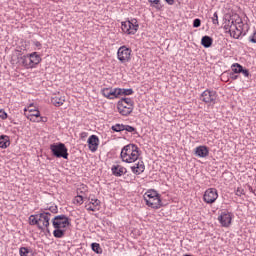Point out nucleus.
I'll return each mask as SVG.
<instances>
[{"instance_id":"f257e3e1","label":"nucleus","mask_w":256,"mask_h":256,"mask_svg":"<svg viewBox=\"0 0 256 256\" xmlns=\"http://www.w3.org/2000/svg\"><path fill=\"white\" fill-rule=\"evenodd\" d=\"M244 25L243 19H241L239 15H234L225 23L224 29L230 33V36L233 37V39H239V37L243 35Z\"/></svg>"},{"instance_id":"f03ea898","label":"nucleus","mask_w":256,"mask_h":256,"mask_svg":"<svg viewBox=\"0 0 256 256\" xmlns=\"http://www.w3.org/2000/svg\"><path fill=\"white\" fill-rule=\"evenodd\" d=\"M52 225L54 227L53 235L57 239H61V237L65 236V231H67V227L71 225L69 222V218L65 215H58L52 220Z\"/></svg>"},{"instance_id":"7ed1b4c3","label":"nucleus","mask_w":256,"mask_h":256,"mask_svg":"<svg viewBox=\"0 0 256 256\" xmlns=\"http://www.w3.org/2000/svg\"><path fill=\"white\" fill-rule=\"evenodd\" d=\"M139 147L135 144L124 146L120 153V159L123 163H135L139 159Z\"/></svg>"},{"instance_id":"20e7f679","label":"nucleus","mask_w":256,"mask_h":256,"mask_svg":"<svg viewBox=\"0 0 256 256\" xmlns=\"http://www.w3.org/2000/svg\"><path fill=\"white\" fill-rule=\"evenodd\" d=\"M49 221H51V213L43 212L29 217L30 225H37L40 231L49 230Z\"/></svg>"},{"instance_id":"39448f33","label":"nucleus","mask_w":256,"mask_h":256,"mask_svg":"<svg viewBox=\"0 0 256 256\" xmlns=\"http://www.w3.org/2000/svg\"><path fill=\"white\" fill-rule=\"evenodd\" d=\"M24 115L32 123H45V121H47V118L43 119L41 112L33 104H30L28 107L24 108Z\"/></svg>"},{"instance_id":"423d86ee","label":"nucleus","mask_w":256,"mask_h":256,"mask_svg":"<svg viewBox=\"0 0 256 256\" xmlns=\"http://www.w3.org/2000/svg\"><path fill=\"white\" fill-rule=\"evenodd\" d=\"M144 201L148 207L152 209H160L161 208V197L159 193L155 190H148L144 195Z\"/></svg>"},{"instance_id":"0eeeda50","label":"nucleus","mask_w":256,"mask_h":256,"mask_svg":"<svg viewBox=\"0 0 256 256\" xmlns=\"http://www.w3.org/2000/svg\"><path fill=\"white\" fill-rule=\"evenodd\" d=\"M134 103L131 98H122L117 102V111L123 117H129L133 113Z\"/></svg>"},{"instance_id":"6e6552de","label":"nucleus","mask_w":256,"mask_h":256,"mask_svg":"<svg viewBox=\"0 0 256 256\" xmlns=\"http://www.w3.org/2000/svg\"><path fill=\"white\" fill-rule=\"evenodd\" d=\"M50 150L54 157H57L58 159H69L67 146L63 143H54L50 145Z\"/></svg>"},{"instance_id":"1a4fd4ad","label":"nucleus","mask_w":256,"mask_h":256,"mask_svg":"<svg viewBox=\"0 0 256 256\" xmlns=\"http://www.w3.org/2000/svg\"><path fill=\"white\" fill-rule=\"evenodd\" d=\"M121 29L125 35H135L139 31V22H137V19L123 21Z\"/></svg>"},{"instance_id":"9d476101","label":"nucleus","mask_w":256,"mask_h":256,"mask_svg":"<svg viewBox=\"0 0 256 256\" xmlns=\"http://www.w3.org/2000/svg\"><path fill=\"white\" fill-rule=\"evenodd\" d=\"M200 101H203L206 105H215V103H217V92L206 89L200 95Z\"/></svg>"},{"instance_id":"9b49d317","label":"nucleus","mask_w":256,"mask_h":256,"mask_svg":"<svg viewBox=\"0 0 256 256\" xmlns=\"http://www.w3.org/2000/svg\"><path fill=\"white\" fill-rule=\"evenodd\" d=\"M131 53H133V51L130 48L121 46L117 51V59L120 63H129V61H131Z\"/></svg>"},{"instance_id":"f8f14e48","label":"nucleus","mask_w":256,"mask_h":256,"mask_svg":"<svg viewBox=\"0 0 256 256\" xmlns=\"http://www.w3.org/2000/svg\"><path fill=\"white\" fill-rule=\"evenodd\" d=\"M218 198H219V193L215 188H208L203 195V201L208 205L215 203V201H217Z\"/></svg>"},{"instance_id":"ddd939ff","label":"nucleus","mask_w":256,"mask_h":256,"mask_svg":"<svg viewBox=\"0 0 256 256\" xmlns=\"http://www.w3.org/2000/svg\"><path fill=\"white\" fill-rule=\"evenodd\" d=\"M218 221L221 227H230L231 221H233V214H231V212L228 210H224L218 216Z\"/></svg>"},{"instance_id":"4468645a","label":"nucleus","mask_w":256,"mask_h":256,"mask_svg":"<svg viewBox=\"0 0 256 256\" xmlns=\"http://www.w3.org/2000/svg\"><path fill=\"white\" fill-rule=\"evenodd\" d=\"M101 94L103 95V97H105V99H110V100L119 99L118 88H113V87L103 88L101 89Z\"/></svg>"},{"instance_id":"2eb2a0df","label":"nucleus","mask_w":256,"mask_h":256,"mask_svg":"<svg viewBox=\"0 0 256 256\" xmlns=\"http://www.w3.org/2000/svg\"><path fill=\"white\" fill-rule=\"evenodd\" d=\"M87 143H88V147L92 153H95V151H97V149H99V137H97V135H91L88 138Z\"/></svg>"},{"instance_id":"dca6fc26","label":"nucleus","mask_w":256,"mask_h":256,"mask_svg":"<svg viewBox=\"0 0 256 256\" xmlns=\"http://www.w3.org/2000/svg\"><path fill=\"white\" fill-rule=\"evenodd\" d=\"M194 153L196 157L204 159L205 157H209V148L205 145H201L195 148Z\"/></svg>"},{"instance_id":"f3484780","label":"nucleus","mask_w":256,"mask_h":256,"mask_svg":"<svg viewBox=\"0 0 256 256\" xmlns=\"http://www.w3.org/2000/svg\"><path fill=\"white\" fill-rule=\"evenodd\" d=\"M130 169L134 175H141V173L145 171V163L139 160L137 163L131 166Z\"/></svg>"},{"instance_id":"a211bd4d","label":"nucleus","mask_w":256,"mask_h":256,"mask_svg":"<svg viewBox=\"0 0 256 256\" xmlns=\"http://www.w3.org/2000/svg\"><path fill=\"white\" fill-rule=\"evenodd\" d=\"M100 207H101V201H99V199H91L86 204L87 211H99Z\"/></svg>"},{"instance_id":"6ab92c4d","label":"nucleus","mask_w":256,"mask_h":256,"mask_svg":"<svg viewBox=\"0 0 256 256\" xmlns=\"http://www.w3.org/2000/svg\"><path fill=\"white\" fill-rule=\"evenodd\" d=\"M30 58V68L35 69L39 63H41V56L37 54V52H33L28 54Z\"/></svg>"},{"instance_id":"aec40b11","label":"nucleus","mask_w":256,"mask_h":256,"mask_svg":"<svg viewBox=\"0 0 256 256\" xmlns=\"http://www.w3.org/2000/svg\"><path fill=\"white\" fill-rule=\"evenodd\" d=\"M18 63L21 65V67H24V69H31V60L29 58V54L18 58Z\"/></svg>"},{"instance_id":"412c9836","label":"nucleus","mask_w":256,"mask_h":256,"mask_svg":"<svg viewBox=\"0 0 256 256\" xmlns=\"http://www.w3.org/2000/svg\"><path fill=\"white\" fill-rule=\"evenodd\" d=\"M112 173L116 177H121L122 175H125V173H127V168L122 165H115L112 167Z\"/></svg>"},{"instance_id":"4be33fe9","label":"nucleus","mask_w":256,"mask_h":256,"mask_svg":"<svg viewBox=\"0 0 256 256\" xmlns=\"http://www.w3.org/2000/svg\"><path fill=\"white\" fill-rule=\"evenodd\" d=\"M51 103L54 107H61L65 103V96L54 95L51 98Z\"/></svg>"},{"instance_id":"5701e85b","label":"nucleus","mask_w":256,"mask_h":256,"mask_svg":"<svg viewBox=\"0 0 256 256\" xmlns=\"http://www.w3.org/2000/svg\"><path fill=\"white\" fill-rule=\"evenodd\" d=\"M11 145V140L7 135L0 136V149H7Z\"/></svg>"},{"instance_id":"b1692460","label":"nucleus","mask_w":256,"mask_h":256,"mask_svg":"<svg viewBox=\"0 0 256 256\" xmlns=\"http://www.w3.org/2000/svg\"><path fill=\"white\" fill-rule=\"evenodd\" d=\"M201 45L205 47V49H209L211 45H213V38L211 36H203L201 39Z\"/></svg>"},{"instance_id":"393cba45","label":"nucleus","mask_w":256,"mask_h":256,"mask_svg":"<svg viewBox=\"0 0 256 256\" xmlns=\"http://www.w3.org/2000/svg\"><path fill=\"white\" fill-rule=\"evenodd\" d=\"M118 89V99L119 97H127L129 95H133V89H125V88H117Z\"/></svg>"},{"instance_id":"a878e982","label":"nucleus","mask_w":256,"mask_h":256,"mask_svg":"<svg viewBox=\"0 0 256 256\" xmlns=\"http://www.w3.org/2000/svg\"><path fill=\"white\" fill-rule=\"evenodd\" d=\"M20 256H33V251L27 247H21L19 249Z\"/></svg>"},{"instance_id":"bb28decb","label":"nucleus","mask_w":256,"mask_h":256,"mask_svg":"<svg viewBox=\"0 0 256 256\" xmlns=\"http://www.w3.org/2000/svg\"><path fill=\"white\" fill-rule=\"evenodd\" d=\"M231 69H232L233 73L238 74L243 71V66L239 63H234L231 65Z\"/></svg>"},{"instance_id":"cd10ccee","label":"nucleus","mask_w":256,"mask_h":256,"mask_svg":"<svg viewBox=\"0 0 256 256\" xmlns=\"http://www.w3.org/2000/svg\"><path fill=\"white\" fill-rule=\"evenodd\" d=\"M91 247L94 253H97L98 255H101V253H103V249L101 248V245H99V243H92Z\"/></svg>"},{"instance_id":"c85d7f7f","label":"nucleus","mask_w":256,"mask_h":256,"mask_svg":"<svg viewBox=\"0 0 256 256\" xmlns=\"http://www.w3.org/2000/svg\"><path fill=\"white\" fill-rule=\"evenodd\" d=\"M112 131L120 133V131H125V124H115L112 126Z\"/></svg>"},{"instance_id":"c756f323","label":"nucleus","mask_w":256,"mask_h":256,"mask_svg":"<svg viewBox=\"0 0 256 256\" xmlns=\"http://www.w3.org/2000/svg\"><path fill=\"white\" fill-rule=\"evenodd\" d=\"M74 205H83V196L77 195L73 200Z\"/></svg>"},{"instance_id":"7c9ffc66","label":"nucleus","mask_w":256,"mask_h":256,"mask_svg":"<svg viewBox=\"0 0 256 256\" xmlns=\"http://www.w3.org/2000/svg\"><path fill=\"white\" fill-rule=\"evenodd\" d=\"M124 131H127L128 133H135L136 129L133 126L124 125Z\"/></svg>"},{"instance_id":"2f4dec72","label":"nucleus","mask_w":256,"mask_h":256,"mask_svg":"<svg viewBox=\"0 0 256 256\" xmlns=\"http://www.w3.org/2000/svg\"><path fill=\"white\" fill-rule=\"evenodd\" d=\"M212 23L213 25H219V15L217 14V12L213 14Z\"/></svg>"},{"instance_id":"473e14b6","label":"nucleus","mask_w":256,"mask_h":256,"mask_svg":"<svg viewBox=\"0 0 256 256\" xmlns=\"http://www.w3.org/2000/svg\"><path fill=\"white\" fill-rule=\"evenodd\" d=\"M236 195L238 197H241V195H245V189H243L242 187H238L236 190Z\"/></svg>"},{"instance_id":"72a5a7b5","label":"nucleus","mask_w":256,"mask_h":256,"mask_svg":"<svg viewBox=\"0 0 256 256\" xmlns=\"http://www.w3.org/2000/svg\"><path fill=\"white\" fill-rule=\"evenodd\" d=\"M193 27H194V28L201 27V19H199V18L194 19V21H193Z\"/></svg>"},{"instance_id":"f704fd0d","label":"nucleus","mask_w":256,"mask_h":256,"mask_svg":"<svg viewBox=\"0 0 256 256\" xmlns=\"http://www.w3.org/2000/svg\"><path fill=\"white\" fill-rule=\"evenodd\" d=\"M250 43H256V30L252 33V35L249 37Z\"/></svg>"},{"instance_id":"c9c22d12","label":"nucleus","mask_w":256,"mask_h":256,"mask_svg":"<svg viewBox=\"0 0 256 256\" xmlns=\"http://www.w3.org/2000/svg\"><path fill=\"white\" fill-rule=\"evenodd\" d=\"M0 119H7V112H5L3 109H0Z\"/></svg>"},{"instance_id":"e433bc0d","label":"nucleus","mask_w":256,"mask_h":256,"mask_svg":"<svg viewBox=\"0 0 256 256\" xmlns=\"http://www.w3.org/2000/svg\"><path fill=\"white\" fill-rule=\"evenodd\" d=\"M242 75H244V77H250V73L248 69H245L242 67V71H241Z\"/></svg>"},{"instance_id":"4c0bfd02","label":"nucleus","mask_w":256,"mask_h":256,"mask_svg":"<svg viewBox=\"0 0 256 256\" xmlns=\"http://www.w3.org/2000/svg\"><path fill=\"white\" fill-rule=\"evenodd\" d=\"M88 136H89V133H87V132L80 133V139H82V140L87 139Z\"/></svg>"},{"instance_id":"58836bf2","label":"nucleus","mask_w":256,"mask_h":256,"mask_svg":"<svg viewBox=\"0 0 256 256\" xmlns=\"http://www.w3.org/2000/svg\"><path fill=\"white\" fill-rule=\"evenodd\" d=\"M230 78L232 79V81H237V79H239L238 75H235V72L230 73Z\"/></svg>"},{"instance_id":"ea45409f","label":"nucleus","mask_w":256,"mask_h":256,"mask_svg":"<svg viewBox=\"0 0 256 256\" xmlns=\"http://www.w3.org/2000/svg\"><path fill=\"white\" fill-rule=\"evenodd\" d=\"M152 7H157V5H159V0H149Z\"/></svg>"},{"instance_id":"a19ab883","label":"nucleus","mask_w":256,"mask_h":256,"mask_svg":"<svg viewBox=\"0 0 256 256\" xmlns=\"http://www.w3.org/2000/svg\"><path fill=\"white\" fill-rule=\"evenodd\" d=\"M168 5H173L175 0H165Z\"/></svg>"},{"instance_id":"79ce46f5","label":"nucleus","mask_w":256,"mask_h":256,"mask_svg":"<svg viewBox=\"0 0 256 256\" xmlns=\"http://www.w3.org/2000/svg\"><path fill=\"white\" fill-rule=\"evenodd\" d=\"M36 47H41V43L37 42Z\"/></svg>"}]
</instances>
